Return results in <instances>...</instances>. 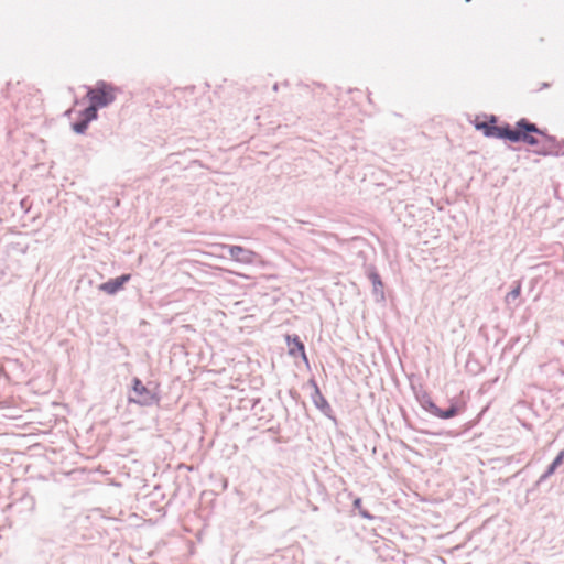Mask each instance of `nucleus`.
I'll return each mask as SVG.
<instances>
[{
    "label": "nucleus",
    "instance_id": "obj_1",
    "mask_svg": "<svg viewBox=\"0 0 564 564\" xmlns=\"http://www.w3.org/2000/svg\"><path fill=\"white\" fill-rule=\"evenodd\" d=\"M495 123L496 119L492 118L490 122L477 123L476 128L490 138L507 139L512 142L522 141L530 145L543 142L544 150L541 153L545 155L558 153L554 138L545 134L535 124L528 122L525 119L519 120L514 128H511L509 124L496 126Z\"/></svg>",
    "mask_w": 564,
    "mask_h": 564
},
{
    "label": "nucleus",
    "instance_id": "obj_2",
    "mask_svg": "<svg viewBox=\"0 0 564 564\" xmlns=\"http://www.w3.org/2000/svg\"><path fill=\"white\" fill-rule=\"evenodd\" d=\"M117 89L105 82H98L94 88L87 91L90 104L97 108L110 105L116 99Z\"/></svg>",
    "mask_w": 564,
    "mask_h": 564
},
{
    "label": "nucleus",
    "instance_id": "obj_3",
    "mask_svg": "<svg viewBox=\"0 0 564 564\" xmlns=\"http://www.w3.org/2000/svg\"><path fill=\"white\" fill-rule=\"evenodd\" d=\"M230 257L238 262L250 264L254 261L257 254L248 249L240 246L228 247Z\"/></svg>",
    "mask_w": 564,
    "mask_h": 564
},
{
    "label": "nucleus",
    "instance_id": "obj_4",
    "mask_svg": "<svg viewBox=\"0 0 564 564\" xmlns=\"http://www.w3.org/2000/svg\"><path fill=\"white\" fill-rule=\"evenodd\" d=\"M130 274H123L119 278L111 279L99 285V290L107 294H116L119 290H121L126 282L130 280Z\"/></svg>",
    "mask_w": 564,
    "mask_h": 564
},
{
    "label": "nucleus",
    "instance_id": "obj_5",
    "mask_svg": "<svg viewBox=\"0 0 564 564\" xmlns=\"http://www.w3.org/2000/svg\"><path fill=\"white\" fill-rule=\"evenodd\" d=\"M289 354L291 356H296L297 354L301 355L302 359L307 364L308 359L305 354L304 344L301 341V339L297 336H285Z\"/></svg>",
    "mask_w": 564,
    "mask_h": 564
},
{
    "label": "nucleus",
    "instance_id": "obj_6",
    "mask_svg": "<svg viewBox=\"0 0 564 564\" xmlns=\"http://www.w3.org/2000/svg\"><path fill=\"white\" fill-rule=\"evenodd\" d=\"M133 391L138 398L131 399V401L140 404H147L152 399V394L149 389L138 378H134L133 380Z\"/></svg>",
    "mask_w": 564,
    "mask_h": 564
},
{
    "label": "nucleus",
    "instance_id": "obj_7",
    "mask_svg": "<svg viewBox=\"0 0 564 564\" xmlns=\"http://www.w3.org/2000/svg\"><path fill=\"white\" fill-rule=\"evenodd\" d=\"M465 409V404H452L449 406V409H447L446 411H443L441 410L440 408H437L436 405L434 404H431L430 405V411L441 417V419H451V417H454L455 415H457L458 413H460L463 410Z\"/></svg>",
    "mask_w": 564,
    "mask_h": 564
},
{
    "label": "nucleus",
    "instance_id": "obj_8",
    "mask_svg": "<svg viewBox=\"0 0 564 564\" xmlns=\"http://www.w3.org/2000/svg\"><path fill=\"white\" fill-rule=\"evenodd\" d=\"M97 107L94 104H90L88 108H86L83 112V120H87L89 123L91 120L97 118Z\"/></svg>",
    "mask_w": 564,
    "mask_h": 564
},
{
    "label": "nucleus",
    "instance_id": "obj_9",
    "mask_svg": "<svg viewBox=\"0 0 564 564\" xmlns=\"http://www.w3.org/2000/svg\"><path fill=\"white\" fill-rule=\"evenodd\" d=\"M87 120H83L73 124V129L76 133H84L87 129Z\"/></svg>",
    "mask_w": 564,
    "mask_h": 564
},
{
    "label": "nucleus",
    "instance_id": "obj_10",
    "mask_svg": "<svg viewBox=\"0 0 564 564\" xmlns=\"http://www.w3.org/2000/svg\"><path fill=\"white\" fill-rule=\"evenodd\" d=\"M563 459H564V451H562L557 456L556 458L554 459V462L552 463L551 467H550V473H553L554 469L561 465L563 463Z\"/></svg>",
    "mask_w": 564,
    "mask_h": 564
},
{
    "label": "nucleus",
    "instance_id": "obj_11",
    "mask_svg": "<svg viewBox=\"0 0 564 564\" xmlns=\"http://www.w3.org/2000/svg\"><path fill=\"white\" fill-rule=\"evenodd\" d=\"M354 505L355 507L359 508L360 505H361V499L360 498H357L355 501H354Z\"/></svg>",
    "mask_w": 564,
    "mask_h": 564
},
{
    "label": "nucleus",
    "instance_id": "obj_12",
    "mask_svg": "<svg viewBox=\"0 0 564 564\" xmlns=\"http://www.w3.org/2000/svg\"><path fill=\"white\" fill-rule=\"evenodd\" d=\"M519 293H520V289H519V288L512 292V294H513L514 296H518V295H519Z\"/></svg>",
    "mask_w": 564,
    "mask_h": 564
}]
</instances>
